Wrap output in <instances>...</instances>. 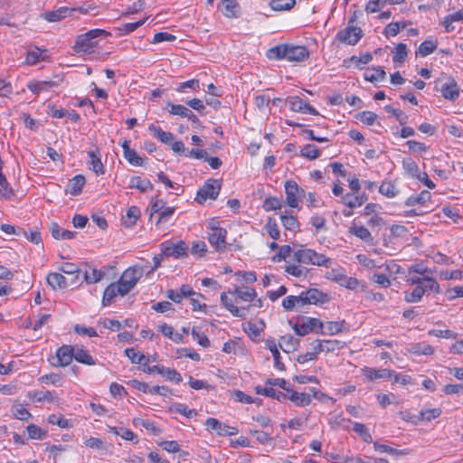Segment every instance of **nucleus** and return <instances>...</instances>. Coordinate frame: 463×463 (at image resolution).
<instances>
[{
    "instance_id": "nucleus-7",
    "label": "nucleus",
    "mask_w": 463,
    "mask_h": 463,
    "mask_svg": "<svg viewBox=\"0 0 463 463\" xmlns=\"http://www.w3.org/2000/svg\"><path fill=\"white\" fill-rule=\"evenodd\" d=\"M362 37V29L354 25H348L346 28L340 30L336 34L339 42L349 45H355Z\"/></svg>"
},
{
    "instance_id": "nucleus-1",
    "label": "nucleus",
    "mask_w": 463,
    "mask_h": 463,
    "mask_svg": "<svg viewBox=\"0 0 463 463\" xmlns=\"http://www.w3.org/2000/svg\"><path fill=\"white\" fill-rule=\"evenodd\" d=\"M308 55L307 49L301 45L279 44L267 52V57L269 60L285 59L288 61H302L308 58Z\"/></svg>"
},
{
    "instance_id": "nucleus-17",
    "label": "nucleus",
    "mask_w": 463,
    "mask_h": 463,
    "mask_svg": "<svg viewBox=\"0 0 463 463\" xmlns=\"http://www.w3.org/2000/svg\"><path fill=\"white\" fill-rule=\"evenodd\" d=\"M228 293L234 295L237 299L246 302H251L257 297L256 290L248 287H235L233 291L229 290Z\"/></svg>"
},
{
    "instance_id": "nucleus-2",
    "label": "nucleus",
    "mask_w": 463,
    "mask_h": 463,
    "mask_svg": "<svg viewBox=\"0 0 463 463\" xmlns=\"http://www.w3.org/2000/svg\"><path fill=\"white\" fill-rule=\"evenodd\" d=\"M109 34L110 33L109 32L103 29L90 30L77 37L73 50L77 53H91L98 46V41L96 39L101 36H108Z\"/></svg>"
},
{
    "instance_id": "nucleus-48",
    "label": "nucleus",
    "mask_w": 463,
    "mask_h": 463,
    "mask_svg": "<svg viewBox=\"0 0 463 463\" xmlns=\"http://www.w3.org/2000/svg\"><path fill=\"white\" fill-rule=\"evenodd\" d=\"M140 277L141 271L134 268H128L123 272L120 279L124 281L129 282L131 285L133 284V287H135Z\"/></svg>"
},
{
    "instance_id": "nucleus-39",
    "label": "nucleus",
    "mask_w": 463,
    "mask_h": 463,
    "mask_svg": "<svg viewBox=\"0 0 463 463\" xmlns=\"http://www.w3.org/2000/svg\"><path fill=\"white\" fill-rule=\"evenodd\" d=\"M56 86V83L52 80L43 81H31L27 84V88L33 93H40L41 91L47 90L49 88Z\"/></svg>"
},
{
    "instance_id": "nucleus-56",
    "label": "nucleus",
    "mask_w": 463,
    "mask_h": 463,
    "mask_svg": "<svg viewBox=\"0 0 463 463\" xmlns=\"http://www.w3.org/2000/svg\"><path fill=\"white\" fill-rule=\"evenodd\" d=\"M48 422L52 425H58L62 429H69L72 427L71 420L64 419L61 416L52 414L48 417Z\"/></svg>"
},
{
    "instance_id": "nucleus-63",
    "label": "nucleus",
    "mask_w": 463,
    "mask_h": 463,
    "mask_svg": "<svg viewBox=\"0 0 463 463\" xmlns=\"http://www.w3.org/2000/svg\"><path fill=\"white\" fill-rule=\"evenodd\" d=\"M385 110L394 116L402 126H404L408 121V116L401 109H394L391 106H386Z\"/></svg>"
},
{
    "instance_id": "nucleus-53",
    "label": "nucleus",
    "mask_w": 463,
    "mask_h": 463,
    "mask_svg": "<svg viewBox=\"0 0 463 463\" xmlns=\"http://www.w3.org/2000/svg\"><path fill=\"white\" fill-rule=\"evenodd\" d=\"M124 157L134 166H142L144 165V159L134 149H126L124 151Z\"/></svg>"
},
{
    "instance_id": "nucleus-61",
    "label": "nucleus",
    "mask_w": 463,
    "mask_h": 463,
    "mask_svg": "<svg viewBox=\"0 0 463 463\" xmlns=\"http://www.w3.org/2000/svg\"><path fill=\"white\" fill-rule=\"evenodd\" d=\"M173 410L185 416L186 418L190 419L197 415V411L194 409H189L187 405L184 403H176L173 406Z\"/></svg>"
},
{
    "instance_id": "nucleus-15",
    "label": "nucleus",
    "mask_w": 463,
    "mask_h": 463,
    "mask_svg": "<svg viewBox=\"0 0 463 463\" xmlns=\"http://www.w3.org/2000/svg\"><path fill=\"white\" fill-rule=\"evenodd\" d=\"M439 90L442 97L449 100H455L459 96V89L454 79H449L447 82L442 84Z\"/></svg>"
},
{
    "instance_id": "nucleus-23",
    "label": "nucleus",
    "mask_w": 463,
    "mask_h": 463,
    "mask_svg": "<svg viewBox=\"0 0 463 463\" xmlns=\"http://www.w3.org/2000/svg\"><path fill=\"white\" fill-rule=\"evenodd\" d=\"M50 232L52 236L56 240H71L76 235V232L64 230L56 222L51 223Z\"/></svg>"
},
{
    "instance_id": "nucleus-11",
    "label": "nucleus",
    "mask_w": 463,
    "mask_h": 463,
    "mask_svg": "<svg viewBox=\"0 0 463 463\" xmlns=\"http://www.w3.org/2000/svg\"><path fill=\"white\" fill-rule=\"evenodd\" d=\"M326 278L349 289H355L360 285V281L356 278L347 277L337 269L327 272Z\"/></svg>"
},
{
    "instance_id": "nucleus-45",
    "label": "nucleus",
    "mask_w": 463,
    "mask_h": 463,
    "mask_svg": "<svg viewBox=\"0 0 463 463\" xmlns=\"http://www.w3.org/2000/svg\"><path fill=\"white\" fill-rule=\"evenodd\" d=\"M296 0H270L269 6L275 11H288L294 7Z\"/></svg>"
},
{
    "instance_id": "nucleus-22",
    "label": "nucleus",
    "mask_w": 463,
    "mask_h": 463,
    "mask_svg": "<svg viewBox=\"0 0 463 463\" xmlns=\"http://www.w3.org/2000/svg\"><path fill=\"white\" fill-rule=\"evenodd\" d=\"M288 399L294 402L297 406H307L311 402V394L306 392H298L291 389L287 392Z\"/></svg>"
},
{
    "instance_id": "nucleus-13",
    "label": "nucleus",
    "mask_w": 463,
    "mask_h": 463,
    "mask_svg": "<svg viewBox=\"0 0 463 463\" xmlns=\"http://www.w3.org/2000/svg\"><path fill=\"white\" fill-rule=\"evenodd\" d=\"M221 303L223 307H225L231 314L235 317L241 319H244L246 317L247 311L249 310V307H238L233 305L232 300L228 298L226 292H222L221 294Z\"/></svg>"
},
{
    "instance_id": "nucleus-33",
    "label": "nucleus",
    "mask_w": 463,
    "mask_h": 463,
    "mask_svg": "<svg viewBox=\"0 0 463 463\" xmlns=\"http://www.w3.org/2000/svg\"><path fill=\"white\" fill-rule=\"evenodd\" d=\"M425 294V288L423 286H416L412 291L404 292V300L407 303H417L420 302Z\"/></svg>"
},
{
    "instance_id": "nucleus-59",
    "label": "nucleus",
    "mask_w": 463,
    "mask_h": 463,
    "mask_svg": "<svg viewBox=\"0 0 463 463\" xmlns=\"http://www.w3.org/2000/svg\"><path fill=\"white\" fill-rule=\"evenodd\" d=\"M146 21V18L139 20L135 23H127L123 24L121 26L118 28V31L121 32V34H128L134 31H136L138 27L142 26Z\"/></svg>"
},
{
    "instance_id": "nucleus-43",
    "label": "nucleus",
    "mask_w": 463,
    "mask_h": 463,
    "mask_svg": "<svg viewBox=\"0 0 463 463\" xmlns=\"http://www.w3.org/2000/svg\"><path fill=\"white\" fill-rule=\"evenodd\" d=\"M320 155L321 151L317 146L313 144H307L304 146L300 150V156L309 160L317 159L320 156Z\"/></svg>"
},
{
    "instance_id": "nucleus-38",
    "label": "nucleus",
    "mask_w": 463,
    "mask_h": 463,
    "mask_svg": "<svg viewBox=\"0 0 463 463\" xmlns=\"http://www.w3.org/2000/svg\"><path fill=\"white\" fill-rule=\"evenodd\" d=\"M139 216H140L139 208L137 206H131L128 208L126 216L123 218V224L126 227L130 228L136 223V222L139 218Z\"/></svg>"
},
{
    "instance_id": "nucleus-62",
    "label": "nucleus",
    "mask_w": 463,
    "mask_h": 463,
    "mask_svg": "<svg viewBox=\"0 0 463 463\" xmlns=\"http://www.w3.org/2000/svg\"><path fill=\"white\" fill-rule=\"evenodd\" d=\"M268 234L274 240H279L280 237V232L278 227V224L275 220L269 218L265 226Z\"/></svg>"
},
{
    "instance_id": "nucleus-51",
    "label": "nucleus",
    "mask_w": 463,
    "mask_h": 463,
    "mask_svg": "<svg viewBox=\"0 0 463 463\" xmlns=\"http://www.w3.org/2000/svg\"><path fill=\"white\" fill-rule=\"evenodd\" d=\"M437 48V43L432 40H426L422 42L419 48H418V53L421 57H426L432 53Z\"/></svg>"
},
{
    "instance_id": "nucleus-40",
    "label": "nucleus",
    "mask_w": 463,
    "mask_h": 463,
    "mask_svg": "<svg viewBox=\"0 0 463 463\" xmlns=\"http://www.w3.org/2000/svg\"><path fill=\"white\" fill-rule=\"evenodd\" d=\"M73 358L81 364H88V365H94L95 360L92 358V356L84 349L82 348H74V355Z\"/></svg>"
},
{
    "instance_id": "nucleus-46",
    "label": "nucleus",
    "mask_w": 463,
    "mask_h": 463,
    "mask_svg": "<svg viewBox=\"0 0 463 463\" xmlns=\"http://www.w3.org/2000/svg\"><path fill=\"white\" fill-rule=\"evenodd\" d=\"M14 195V192L10 186L5 175L0 174V196L5 199H11Z\"/></svg>"
},
{
    "instance_id": "nucleus-25",
    "label": "nucleus",
    "mask_w": 463,
    "mask_h": 463,
    "mask_svg": "<svg viewBox=\"0 0 463 463\" xmlns=\"http://www.w3.org/2000/svg\"><path fill=\"white\" fill-rule=\"evenodd\" d=\"M255 389H256V392L258 394H262L264 396L276 399L279 402L288 400V393L283 392L281 391H277V390L273 389L272 387L257 386Z\"/></svg>"
},
{
    "instance_id": "nucleus-31",
    "label": "nucleus",
    "mask_w": 463,
    "mask_h": 463,
    "mask_svg": "<svg viewBox=\"0 0 463 463\" xmlns=\"http://www.w3.org/2000/svg\"><path fill=\"white\" fill-rule=\"evenodd\" d=\"M46 50H41L37 47L31 49L26 54V63L30 65L36 64L39 61H46L47 55L45 54Z\"/></svg>"
},
{
    "instance_id": "nucleus-12",
    "label": "nucleus",
    "mask_w": 463,
    "mask_h": 463,
    "mask_svg": "<svg viewBox=\"0 0 463 463\" xmlns=\"http://www.w3.org/2000/svg\"><path fill=\"white\" fill-rule=\"evenodd\" d=\"M167 107L170 108L169 113L171 115H177L184 118H187L190 121L195 124L194 128H201V122L198 117L188 108L183 105H175L172 102L167 103Z\"/></svg>"
},
{
    "instance_id": "nucleus-57",
    "label": "nucleus",
    "mask_w": 463,
    "mask_h": 463,
    "mask_svg": "<svg viewBox=\"0 0 463 463\" xmlns=\"http://www.w3.org/2000/svg\"><path fill=\"white\" fill-rule=\"evenodd\" d=\"M26 429L30 439L41 440L47 436V432L35 424H30Z\"/></svg>"
},
{
    "instance_id": "nucleus-35",
    "label": "nucleus",
    "mask_w": 463,
    "mask_h": 463,
    "mask_svg": "<svg viewBox=\"0 0 463 463\" xmlns=\"http://www.w3.org/2000/svg\"><path fill=\"white\" fill-rule=\"evenodd\" d=\"M431 198V194L429 191H421L417 195L410 196L405 201V205L413 206L415 204H424L426 202L430 201Z\"/></svg>"
},
{
    "instance_id": "nucleus-58",
    "label": "nucleus",
    "mask_w": 463,
    "mask_h": 463,
    "mask_svg": "<svg viewBox=\"0 0 463 463\" xmlns=\"http://www.w3.org/2000/svg\"><path fill=\"white\" fill-rule=\"evenodd\" d=\"M249 433L253 436L260 444L265 445L271 441V432L258 430H250Z\"/></svg>"
},
{
    "instance_id": "nucleus-19",
    "label": "nucleus",
    "mask_w": 463,
    "mask_h": 463,
    "mask_svg": "<svg viewBox=\"0 0 463 463\" xmlns=\"http://www.w3.org/2000/svg\"><path fill=\"white\" fill-rule=\"evenodd\" d=\"M88 156L90 157V169H91L98 175H103L105 173V169L99 157V149L89 151Z\"/></svg>"
},
{
    "instance_id": "nucleus-6",
    "label": "nucleus",
    "mask_w": 463,
    "mask_h": 463,
    "mask_svg": "<svg viewBox=\"0 0 463 463\" xmlns=\"http://www.w3.org/2000/svg\"><path fill=\"white\" fill-rule=\"evenodd\" d=\"M323 328V322L315 317H305L302 323H297L293 327L295 333L300 336H304L310 332L322 334Z\"/></svg>"
},
{
    "instance_id": "nucleus-36",
    "label": "nucleus",
    "mask_w": 463,
    "mask_h": 463,
    "mask_svg": "<svg viewBox=\"0 0 463 463\" xmlns=\"http://www.w3.org/2000/svg\"><path fill=\"white\" fill-rule=\"evenodd\" d=\"M408 350L411 354H418V355H420V354L430 355L434 353V348L431 345L424 344V343L411 344Z\"/></svg>"
},
{
    "instance_id": "nucleus-41",
    "label": "nucleus",
    "mask_w": 463,
    "mask_h": 463,
    "mask_svg": "<svg viewBox=\"0 0 463 463\" xmlns=\"http://www.w3.org/2000/svg\"><path fill=\"white\" fill-rule=\"evenodd\" d=\"M350 232L354 236L360 238L364 241L370 242L373 241V236L369 230L364 226H357L354 224L350 227Z\"/></svg>"
},
{
    "instance_id": "nucleus-27",
    "label": "nucleus",
    "mask_w": 463,
    "mask_h": 463,
    "mask_svg": "<svg viewBox=\"0 0 463 463\" xmlns=\"http://www.w3.org/2000/svg\"><path fill=\"white\" fill-rule=\"evenodd\" d=\"M47 283L50 287H52L53 289H62L67 288V279L66 278L58 272H52L47 276Z\"/></svg>"
},
{
    "instance_id": "nucleus-4",
    "label": "nucleus",
    "mask_w": 463,
    "mask_h": 463,
    "mask_svg": "<svg viewBox=\"0 0 463 463\" xmlns=\"http://www.w3.org/2000/svg\"><path fill=\"white\" fill-rule=\"evenodd\" d=\"M160 248L162 255L165 257L178 259L188 255V245L184 241H178L176 243L166 241L161 243Z\"/></svg>"
},
{
    "instance_id": "nucleus-5",
    "label": "nucleus",
    "mask_w": 463,
    "mask_h": 463,
    "mask_svg": "<svg viewBox=\"0 0 463 463\" xmlns=\"http://www.w3.org/2000/svg\"><path fill=\"white\" fill-rule=\"evenodd\" d=\"M221 184L215 179H209L198 190L195 201L203 203L207 199L215 200L220 193Z\"/></svg>"
},
{
    "instance_id": "nucleus-3",
    "label": "nucleus",
    "mask_w": 463,
    "mask_h": 463,
    "mask_svg": "<svg viewBox=\"0 0 463 463\" xmlns=\"http://www.w3.org/2000/svg\"><path fill=\"white\" fill-rule=\"evenodd\" d=\"M294 260L298 263L311 264L319 267L328 268L332 264V260L326 255L317 253L311 249H299L294 251Z\"/></svg>"
},
{
    "instance_id": "nucleus-34",
    "label": "nucleus",
    "mask_w": 463,
    "mask_h": 463,
    "mask_svg": "<svg viewBox=\"0 0 463 463\" xmlns=\"http://www.w3.org/2000/svg\"><path fill=\"white\" fill-rule=\"evenodd\" d=\"M129 186L144 193L153 189V184L148 179H142L140 176H133L130 179Z\"/></svg>"
},
{
    "instance_id": "nucleus-49",
    "label": "nucleus",
    "mask_w": 463,
    "mask_h": 463,
    "mask_svg": "<svg viewBox=\"0 0 463 463\" xmlns=\"http://www.w3.org/2000/svg\"><path fill=\"white\" fill-rule=\"evenodd\" d=\"M125 354L131 361L132 364H143L147 356L140 353L135 348L125 349Z\"/></svg>"
},
{
    "instance_id": "nucleus-29",
    "label": "nucleus",
    "mask_w": 463,
    "mask_h": 463,
    "mask_svg": "<svg viewBox=\"0 0 463 463\" xmlns=\"http://www.w3.org/2000/svg\"><path fill=\"white\" fill-rule=\"evenodd\" d=\"M385 76V71L382 67L367 69L364 73V79L372 83L383 80Z\"/></svg>"
},
{
    "instance_id": "nucleus-9",
    "label": "nucleus",
    "mask_w": 463,
    "mask_h": 463,
    "mask_svg": "<svg viewBox=\"0 0 463 463\" xmlns=\"http://www.w3.org/2000/svg\"><path fill=\"white\" fill-rule=\"evenodd\" d=\"M227 231L219 226H212V232L208 233V241L210 244L217 251H224L226 249Z\"/></svg>"
},
{
    "instance_id": "nucleus-50",
    "label": "nucleus",
    "mask_w": 463,
    "mask_h": 463,
    "mask_svg": "<svg viewBox=\"0 0 463 463\" xmlns=\"http://www.w3.org/2000/svg\"><path fill=\"white\" fill-rule=\"evenodd\" d=\"M117 295H118V292H117L116 283H111L104 290L102 305L105 307L109 306Z\"/></svg>"
},
{
    "instance_id": "nucleus-14",
    "label": "nucleus",
    "mask_w": 463,
    "mask_h": 463,
    "mask_svg": "<svg viewBox=\"0 0 463 463\" xmlns=\"http://www.w3.org/2000/svg\"><path fill=\"white\" fill-rule=\"evenodd\" d=\"M74 355V347L71 345H62L58 348L56 351V358L57 364L59 366H67L69 365Z\"/></svg>"
},
{
    "instance_id": "nucleus-55",
    "label": "nucleus",
    "mask_w": 463,
    "mask_h": 463,
    "mask_svg": "<svg viewBox=\"0 0 463 463\" xmlns=\"http://www.w3.org/2000/svg\"><path fill=\"white\" fill-rule=\"evenodd\" d=\"M355 118L367 126H372L376 121L377 115L373 111H363L357 113Z\"/></svg>"
},
{
    "instance_id": "nucleus-16",
    "label": "nucleus",
    "mask_w": 463,
    "mask_h": 463,
    "mask_svg": "<svg viewBox=\"0 0 463 463\" xmlns=\"http://www.w3.org/2000/svg\"><path fill=\"white\" fill-rule=\"evenodd\" d=\"M363 374L369 380L374 381L378 379L392 378V371L390 369H374L372 367H364L363 369Z\"/></svg>"
},
{
    "instance_id": "nucleus-42",
    "label": "nucleus",
    "mask_w": 463,
    "mask_h": 463,
    "mask_svg": "<svg viewBox=\"0 0 463 463\" xmlns=\"http://www.w3.org/2000/svg\"><path fill=\"white\" fill-rule=\"evenodd\" d=\"M286 103L288 104L290 110L304 113L307 102L298 96H291L286 99Z\"/></svg>"
},
{
    "instance_id": "nucleus-8",
    "label": "nucleus",
    "mask_w": 463,
    "mask_h": 463,
    "mask_svg": "<svg viewBox=\"0 0 463 463\" xmlns=\"http://www.w3.org/2000/svg\"><path fill=\"white\" fill-rule=\"evenodd\" d=\"M285 193L287 204L292 208L298 206V200L305 194L304 190L293 180L285 183Z\"/></svg>"
},
{
    "instance_id": "nucleus-64",
    "label": "nucleus",
    "mask_w": 463,
    "mask_h": 463,
    "mask_svg": "<svg viewBox=\"0 0 463 463\" xmlns=\"http://www.w3.org/2000/svg\"><path fill=\"white\" fill-rule=\"evenodd\" d=\"M281 222L285 229L289 231H295L296 228L298 227V222L296 217L292 215H284L280 216Z\"/></svg>"
},
{
    "instance_id": "nucleus-30",
    "label": "nucleus",
    "mask_w": 463,
    "mask_h": 463,
    "mask_svg": "<svg viewBox=\"0 0 463 463\" xmlns=\"http://www.w3.org/2000/svg\"><path fill=\"white\" fill-rule=\"evenodd\" d=\"M71 11L68 7L62 6L57 10L46 12L43 16L48 22H57L70 15Z\"/></svg>"
},
{
    "instance_id": "nucleus-21",
    "label": "nucleus",
    "mask_w": 463,
    "mask_h": 463,
    "mask_svg": "<svg viewBox=\"0 0 463 463\" xmlns=\"http://www.w3.org/2000/svg\"><path fill=\"white\" fill-rule=\"evenodd\" d=\"M265 345L272 354L275 368L279 371H284L285 365L281 362L280 354L279 352V348L277 346L275 339L274 338L267 339L265 342Z\"/></svg>"
},
{
    "instance_id": "nucleus-37",
    "label": "nucleus",
    "mask_w": 463,
    "mask_h": 463,
    "mask_svg": "<svg viewBox=\"0 0 463 463\" xmlns=\"http://www.w3.org/2000/svg\"><path fill=\"white\" fill-rule=\"evenodd\" d=\"M345 322L343 321H329L326 324L325 328L326 330L323 331L322 334L325 335H336L338 333L343 332L344 330H346L345 327Z\"/></svg>"
},
{
    "instance_id": "nucleus-10",
    "label": "nucleus",
    "mask_w": 463,
    "mask_h": 463,
    "mask_svg": "<svg viewBox=\"0 0 463 463\" xmlns=\"http://www.w3.org/2000/svg\"><path fill=\"white\" fill-rule=\"evenodd\" d=\"M205 426L207 430H214L220 436H232L238 433L236 428L224 424L215 418H208L205 421Z\"/></svg>"
},
{
    "instance_id": "nucleus-52",
    "label": "nucleus",
    "mask_w": 463,
    "mask_h": 463,
    "mask_svg": "<svg viewBox=\"0 0 463 463\" xmlns=\"http://www.w3.org/2000/svg\"><path fill=\"white\" fill-rule=\"evenodd\" d=\"M408 56V49L405 43H400L395 47V52L392 57L394 63H402Z\"/></svg>"
},
{
    "instance_id": "nucleus-18",
    "label": "nucleus",
    "mask_w": 463,
    "mask_h": 463,
    "mask_svg": "<svg viewBox=\"0 0 463 463\" xmlns=\"http://www.w3.org/2000/svg\"><path fill=\"white\" fill-rule=\"evenodd\" d=\"M367 200L368 196L364 193L355 196L348 193L341 198V202L351 209L362 206Z\"/></svg>"
},
{
    "instance_id": "nucleus-26",
    "label": "nucleus",
    "mask_w": 463,
    "mask_h": 463,
    "mask_svg": "<svg viewBox=\"0 0 463 463\" xmlns=\"http://www.w3.org/2000/svg\"><path fill=\"white\" fill-rule=\"evenodd\" d=\"M85 183V177L82 175H77L70 180L67 192L71 195H78L81 193Z\"/></svg>"
},
{
    "instance_id": "nucleus-20",
    "label": "nucleus",
    "mask_w": 463,
    "mask_h": 463,
    "mask_svg": "<svg viewBox=\"0 0 463 463\" xmlns=\"http://www.w3.org/2000/svg\"><path fill=\"white\" fill-rule=\"evenodd\" d=\"M307 296V302L309 305L324 304L329 301V296L326 293H323L317 288H309L306 290Z\"/></svg>"
},
{
    "instance_id": "nucleus-32",
    "label": "nucleus",
    "mask_w": 463,
    "mask_h": 463,
    "mask_svg": "<svg viewBox=\"0 0 463 463\" xmlns=\"http://www.w3.org/2000/svg\"><path fill=\"white\" fill-rule=\"evenodd\" d=\"M148 130L164 144H168L174 139V135L171 132L164 131L154 124L149 125Z\"/></svg>"
},
{
    "instance_id": "nucleus-28",
    "label": "nucleus",
    "mask_w": 463,
    "mask_h": 463,
    "mask_svg": "<svg viewBox=\"0 0 463 463\" xmlns=\"http://www.w3.org/2000/svg\"><path fill=\"white\" fill-rule=\"evenodd\" d=\"M299 340L291 335H282L279 339V345L286 353H290L297 349Z\"/></svg>"
},
{
    "instance_id": "nucleus-47",
    "label": "nucleus",
    "mask_w": 463,
    "mask_h": 463,
    "mask_svg": "<svg viewBox=\"0 0 463 463\" xmlns=\"http://www.w3.org/2000/svg\"><path fill=\"white\" fill-rule=\"evenodd\" d=\"M105 275V272L97 269L96 268L90 267L88 269L84 272V279L87 283H97Z\"/></svg>"
},
{
    "instance_id": "nucleus-24",
    "label": "nucleus",
    "mask_w": 463,
    "mask_h": 463,
    "mask_svg": "<svg viewBox=\"0 0 463 463\" xmlns=\"http://www.w3.org/2000/svg\"><path fill=\"white\" fill-rule=\"evenodd\" d=\"M218 9H220L222 14L228 18H236L239 15V5L234 0H230L225 3L222 2L218 5Z\"/></svg>"
},
{
    "instance_id": "nucleus-60",
    "label": "nucleus",
    "mask_w": 463,
    "mask_h": 463,
    "mask_svg": "<svg viewBox=\"0 0 463 463\" xmlns=\"http://www.w3.org/2000/svg\"><path fill=\"white\" fill-rule=\"evenodd\" d=\"M292 249L289 245H283L279 249V251L271 258L273 262H280L286 260L290 256Z\"/></svg>"
},
{
    "instance_id": "nucleus-54",
    "label": "nucleus",
    "mask_w": 463,
    "mask_h": 463,
    "mask_svg": "<svg viewBox=\"0 0 463 463\" xmlns=\"http://www.w3.org/2000/svg\"><path fill=\"white\" fill-rule=\"evenodd\" d=\"M402 166L405 171L411 176L416 178V176H420V169L418 165L411 158H405L402 161Z\"/></svg>"
},
{
    "instance_id": "nucleus-44",
    "label": "nucleus",
    "mask_w": 463,
    "mask_h": 463,
    "mask_svg": "<svg viewBox=\"0 0 463 463\" xmlns=\"http://www.w3.org/2000/svg\"><path fill=\"white\" fill-rule=\"evenodd\" d=\"M379 193L388 198H393L398 194L399 190L392 182L384 181L379 187Z\"/></svg>"
}]
</instances>
